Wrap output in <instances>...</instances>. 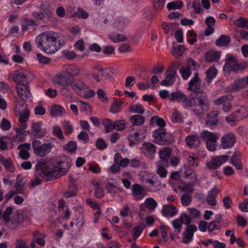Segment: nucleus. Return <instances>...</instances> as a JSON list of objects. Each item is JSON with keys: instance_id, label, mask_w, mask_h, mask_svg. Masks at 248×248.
<instances>
[{"instance_id": "obj_1", "label": "nucleus", "mask_w": 248, "mask_h": 248, "mask_svg": "<svg viewBox=\"0 0 248 248\" xmlns=\"http://www.w3.org/2000/svg\"><path fill=\"white\" fill-rule=\"evenodd\" d=\"M160 96L165 99L168 98L170 101H176L182 105L185 109H190L197 115H200L207 111L209 108V100L205 94L196 95L188 98L181 91H177L170 93L167 90H161Z\"/></svg>"}, {"instance_id": "obj_2", "label": "nucleus", "mask_w": 248, "mask_h": 248, "mask_svg": "<svg viewBox=\"0 0 248 248\" xmlns=\"http://www.w3.org/2000/svg\"><path fill=\"white\" fill-rule=\"evenodd\" d=\"M71 165V160L70 158H66L64 161H61L57 166L52 164L45 165L44 162L38 161L36 163L38 169L36 175L40 174L47 181H52L65 175L70 168Z\"/></svg>"}, {"instance_id": "obj_3", "label": "nucleus", "mask_w": 248, "mask_h": 248, "mask_svg": "<svg viewBox=\"0 0 248 248\" xmlns=\"http://www.w3.org/2000/svg\"><path fill=\"white\" fill-rule=\"evenodd\" d=\"M37 46L48 54H53L65 44L64 38L54 31H45L35 40Z\"/></svg>"}, {"instance_id": "obj_4", "label": "nucleus", "mask_w": 248, "mask_h": 248, "mask_svg": "<svg viewBox=\"0 0 248 248\" xmlns=\"http://www.w3.org/2000/svg\"><path fill=\"white\" fill-rule=\"evenodd\" d=\"M154 141L159 145H168L174 140L171 133L167 132L164 127H159L153 132Z\"/></svg>"}, {"instance_id": "obj_5", "label": "nucleus", "mask_w": 248, "mask_h": 248, "mask_svg": "<svg viewBox=\"0 0 248 248\" xmlns=\"http://www.w3.org/2000/svg\"><path fill=\"white\" fill-rule=\"evenodd\" d=\"M32 146L36 155L44 157L51 151L55 145L52 142L42 144L40 140H36L32 142Z\"/></svg>"}, {"instance_id": "obj_6", "label": "nucleus", "mask_w": 248, "mask_h": 248, "mask_svg": "<svg viewBox=\"0 0 248 248\" xmlns=\"http://www.w3.org/2000/svg\"><path fill=\"white\" fill-rule=\"evenodd\" d=\"M12 78L17 84L29 85L33 78L32 74L27 70L16 71L12 75Z\"/></svg>"}, {"instance_id": "obj_7", "label": "nucleus", "mask_w": 248, "mask_h": 248, "mask_svg": "<svg viewBox=\"0 0 248 248\" xmlns=\"http://www.w3.org/2000/svg\"><path fill=\"white\" fill-rule=\"evenodd\" d=\"M201 79L199 77V74L198 72H195L194 75V77L191 78L190 80L188 83L187 90L191 91L196 93H200L201 94H196L195 96H191L188 97L190 98L192 97H195L196 95H201L202 94L207 95L204 93L203 90L201 89Z\"/></svg>"}, {"instance_id": "obj_8", "label": "nucleus", "mask_w": 248, "mask_h": 248, "mask_svg": "<svg viewBox=\"0 0 248 248\" xmlns=\"http://www.w3.org/2000/svg\"><path fill=\"white\" fill-rule=\"evenodd\" d=\"M239 68L240 66L236 58L231 54H228L223 66L225 74L229 75L231 71L237 73Z\"/></svg>"}, {"instance_id": "obj_9", "label": "nucleus", "mask_w": 248, "mask_h": 248, "mask_svg": "<svg viewBox=\"0 0 248 248\" xmlns=\"http://www.w3.org/2000/svg\"><path fill=\"white\" fill-rule=\"evenodd\" d=\"M113 74V69L104 68L100 72L97 73H92L91 76L96 82L99 83L101 82V80L110 79Z\"/></svg>"}, {"instance_id": "obj_10", "label": "nucleus", "mask_w": 248, "mask_h": 248, "mask_svg": "<svg viewBox=\"0 0 248 248\" xmlns=\"http://www.w3.org/2000/svg\"><path fill=\"white\" fill-rule=\"evenodd\" d=\"M235 136L232 133L224 134L221 138L220 147L224 149L231 148L236 142Z\"/></svg>"}, {"instance_id": "obj_11", "label": "nucleus", "mask_w": 248, "mask_h": 248, "mask_svg": "<svg viewBox=\"0 0 248 248\" xmlns=\"http://www.w3.org/2000/svg\"><path fill=\"white\" fill-rule=\"evenodd\" d=\"M16 90L20 98L24 101H27L31 97V93L29 85L26 84H16Z\"/></svg>"}, {"instance_id": "obj_12", "label": "nucleus", "mask_w": 248, "mask_h": 248, "mask_svg": "<svg viewBox=\"0 0 248 248\" xmlns=\"http://www.w3.org/2000/svg\"><path fill=\"white\" fill-rule=\"evenodd\" d=\"M229 156L227 155L217 156L211 159L207 165L209 169H217L228 160Z\"/></svg>"}, {"instance_id": "obj_13", "label": "nucleus", "mask_w": 248, "mask_h": 248, "mask_svg": "<svg viewBox=\"0 0 248 248\" xmlns=\"http://www.w3.org/2000/svg\"><path fill=\"white\" fill-rule=\"evenodd\" d=\"M141 149L145 156L152 159L155 154L156 146L152 143L144 142L142 144Z\"/></svg>"}, {"instance_id": "obj_14", "label": "nucleus", "mask_w": 248, "mask_h": 248, "mask_svg": "<svg viewBox=\"0 0 248 248\" xmlns=\"http://www.w3.org/2000/svg\"><path fill=\"white\" fill-rule=\"evenodd\" d=\"M42 124L43 122L39 121L32 125L31 134L36 139L42 138L46 135V129L41 128Z\"/></svg>"}, {"instance_id": "obj_15", "label": "nucleus", "mask_w": 248, "mask_h": 248, "mask_svg": "<svg viewBox=\"0 0 248 248\" xmlns=\"http://www.w3.org/2000/svg\"><path fill=\"white\" fill-rule=\"evenodd\" d=\"M247 86V83L245 77L236 79L232 85L227 88L228 92H238L241 89L245 88Z\"/></svg>"}, {"instance_id": "obj_16", "label": "nucleus", "mask_w": 248, "mask_h": 248, "mask_svg": "<svg viewBox=\"0 0 248 248\" xmlns=\"http://www.w3.org/2000/svg\"><path fill=\"white\" fill-rule=\"evenodd\" d=\"M56 80L58 84L62 86H66L71 84L74 81V78L68 75V73L64 72L57 76Z\"/></svg>"}, {"instance_id": "obj_17", "label": "nucleus", "mask_w": 248, "mask_h": 248, "mask_svg": "<svg viewBox=\"0 0 248 248\" xmlns=\"http://www.w3.org/2000/svg\"><path fill=\"white\" fill-rule=\"evenodd\" d=\"M196 231V226L194 225L187 226L186 231L183 233L184 235L183 243L186 244L189 243L192 240L194 232Z\"/></svg>"}, {"instance_id": "obj_18", "label": "nucleus", "mask_w": 248, "mask_h": 248, "mask_svg": "<svg viewBox=\"0 0 248 248\" xmlns=\"http://www.w3.org/2000/svg\"><path fill=\"white\" fill-rule=\"evenodd\" d=\"M172 67L173 68L172 73L168 75L165 78V79L161 81L160 84L165 86H170L172 85L174 81L175 78V75L176 73V69L177 68V65L175 63H172Z\"/></svg>"}, {"instance_id": "obj_19", "label": "nucleus", "mask_w": 248, "mask_h": 248, "mask_svg": "<svg viewBox=\"0 0 248 248\" xmlns=\"http://www.w3.org/2000/svg\"><path fill=\"white\" fill-rule=\"evenodd\" d=\"M171 153V150L169 148H164L159 152L160 160L158 162H161L162 164L166 167L169 166L168 159L170 157Z\"/></svg>"}, {"instance_id": "obj_20", "label": "nucleus", "mask_w": 248, "mask_h": 248, "mask_svg": "<svg viewBox=\"0 0 248 248\" xmlns=\"http://www.w3.org/2000/svg\"><path fill=\"white\" fill-rule=\"evenodd\" d=\"M186 144L190 148L198 147L201 144L199 137L196 135H192L187 136L185 139Z\"/></svg>"}, {"instance_id": "obj_21", "label": "nucleus", "mask_w": 248, "mask_h": 248, "mask_svg": "<svg viewBox=\"0 0 248 248\" xmlns=\"http://www.w3.org/2000/svg\"><path fill=\"white\" fill-rule=\"evenodd\" d=\"M41 1L42 3L40 6V11L46 16V18L50 20L51 17L52 8L47 0H41Z\"/></svg>"}, {"instance_id": "obj_22", "label": "nucleus", "mask_w": 248, "mask_h": 248, "mask_svg": "<svg viewBox=\"0 0 248 248\" xmlns=\"http://www.w3.org/2000/svg\"><path fill=\"white\" fill-rule=\"evenodd\" d=\"M148 184V190L151 192H156L161 188V181L157 177L152 176L147 183Z\"/></svg>"}, {"instance_id": "obj_23", "label": "nucleus", "mask_w": 248, "mask_h": 248, "mask_svg": "<svg viewBox=\"0 0 248 248\" xmlns=\"http://www.w3.org/2000/svg\"><path fill=\"white\" fill-rule=\"evenodd\" d=\"M178 211L176 207L173 205H164L161 210V213L164 216L173 217L177 215Z\"/></svg>"}, {"instance_id": "obj_24", "label": "nucleus", "mask_w": 248, "mask_h": 248, "mask_svg": "<svg viewBox=\"0 0 248 248\" xmlns=\"http://www.w3.org/2000/svg\"><path fill=\"white\" fill-rule=\"evenodd\" d=\"M219 192V190L217 187H214L208 193L206 197V202L210 205L214 206L217 204L216 198L217 194Z\"/></svg>"}, {"instance_id": "obj_25", "label": "nucleus", "mask_w": 248, "mask_h": 248, "mask_svg": "<svg viewBox=\"0 0 248 248\" xmlns=\"http://www.w3.org/2000/svg\"><path fill=\"white\" fill-rule=\"evenodd\" d=\"M144 139L143 136L141 137L140 134L138 132H135L133 133H130L128 136L129 141V145L133 146L138 144L139 142L142 141Z\"/></svg>"}, {"instance_id": "obj_26", "label": "nucleus", "mask_w": 248, "mask_h": 248, "mask_svg": "<svg viewBox=\"0 0 248 248\" xmlns=\"http://www.w3.org/2000/svg\"><path fill=\"white\" fill-rule=\"evenodd\" d=\"M220 57V52L213 50L208 51L205 54V59L208 62H217L219 60Z\"/></svg>"}, {"instance_id": "obj_27", "label": "nucleus", "mask_w": 248, "mask_h": 248, "mask_svg": "<svg viewBox=\"0 0 248 248\" xmlns=\"http://www.w3.org/2000/svg\"><path fill=\"white\" fill-rule=\"evenodd\" d=\"M218 113L217 111H212L207 114L206 119V124L210 127L216 126L218 123L217 116Z\"/></svg>"}, {"instance_id": "obj_28", "label": "nucleus", "mask_w": 248, "mask_h": 248, "mask_svg": "<svg viewBox=\"0 0 248 248\" xmlns=\"http://www.w3.org/2000/svg\"><path fill=\"white\" fill-rule=\"evenodd\" d=\"M191 218H179L173 220L172 224L173 228L177 230V232H179L182 228V224L187 225L189 224L191 221Z\"/></svg>"}, {"instance_id": "obj_29", "label": "nucleus", "mask_w": 248, "mask_h": 248, "mask_svg": "<svg viewBox=\"0 0 248 248\" xmlns=\"http://www.w3.org/2000/svg\"><path fill=\"white\" fill-rule=\"evenodd\" d=\"M132 194L136 200H140L144 197L142 191V187L139 184H135L132 186Z\"/></svg>"}, {"instance_id": "obj_30", "label": "nucleus", "mask_w": 248, "mask_h": 248, "mask_svg": "<svg viewBox=\"0 0 248 248\" xmlns=\"http://www.w3.org/2000/svg\"><path fill=\"white\" fill-rule=\"evenodd\" d=\"M234 96L231 94L222 95L214 100V103L216 105H224L227 103L232 101Z\"/></svg>"}, {"instance_id": "obj_31", "label": "nucleus", "mask_w": 248, "mask_h": 248, "mask_svg": "<svg viewBox=\"0 0 248 248\" xmlns=\"http://www.w3.org/2000/svg\"><path fill=\"white\" fill-rule=\"evenodd\" d=\"M123 103L117 98L113 99V104L110 107L109 111L113 114L118 113L122 111L121 107Z\"/></svg>"}, {"instance_id": "obj_32", "label": "nucleus", "mask_w": 248, "mask_h": 248, "mask_svg": "<svg viewBox=\"0 0 248 248\" xmlns=\"http://www.w3.org/2000/svg\"><path fill=\"white\" fill-rule=\"evenodd\" d=\"M241 112H242L241 110H237L232 113L231 115L226 117V122L228 123H231L244 118L246 116H238V114Z\"/></svg>"}, {"instance_id": "obj_33", "label": "nucleus", "mask_w": 248, "mask_h": 248, "mask_svg": "<svg viewBox=\"0 0 248 248\" xmlns=\"http://www.w3.org/2000/svg\"><path fill=\"white\" fill-rule=\"evenodd\" d=\"M59 211L64 214V217H69L71 215L70 211L68 206L65 204V202L63 199L59 201Z\"/></svg>"}, {"instance_id": "obj_34", "label": "nucleus", "mask_w": 248, "mask_h": 248, "mask_svg": "<svg viewBox=\"0 0 248 248\" xmlns=\"http://www.w3.org/2000/svg\"><path fill=\"white\" fill-rule=\"evenodd\" d=\"M202 136L203 140L206 142L217 141V137L214 133L208 131H204L202 133Z\"/></svg>"}, {"instance_id": "obj_35", "label": "nucleus", "mask_w": 248, "mask_h": 248, "mask_svg": "<svg viewBox=\"0 0 248 248\" xmlns=\"http://www.w3.org/2000/svg\"><path fill=\"white\" fill-rule=\"evenodd\" d=\"M231 42V38L227 35H221L216 41V45L217 46H227Z\"/></svg>"}, {"instance_id": "obj_36", "label": "nucleus", "mask_w": 248, "mask_h": 248, "mask_svg": "<svg viewBox=\"0 0 248 248\" xmlns=\"http://www.w3.org/2000/svg\"><path fill=\"white\" fill-rule=\"evenodd\" d=\"M72 88L79 95L81 91L86 88V85L82 82H73L71 84Z\"/></svg>"}, {"instance_id": "obj_37", "label": "nucleus", "mask_w": 248, "mask_h": 248, "mask_svg": "<svg viewBox=\"0 0 248 248\" xmlns=\"http://www.w3.org/2000/svg\"><path fill=\"white\" fill-rule=\"evenodd\" d=\"M63 112L64 109L62 107L60 106H54L51 108L50 113L51 116L56 117L61 116Z\"/></svg>"}, {"instance_id": "obj_38", "label": "nucleus", "mask_w": 248, "mask_h": 248, "mask_svg": "<svg viewBox=\"0 0 248 248\" xmlns=\"http://www.w3.org/2000/svg\"><path fill=\"white\" fill-rule=\"evenodd\" d=\"M145 227L144 224L141 223L139 226H136L133 229V237L135 240L140 236Z\"/></svg>"}, {"instance_id": "obj_39", "label": "nucleus", "mask_w": 248, "mask_h": 248, "mask_svg": "<svg viewBox=\"0 0 248 248\" xmlns=\"http://www.w3.org/2000/svg\"><path fill=\"white\" fill-rule=\"evenodd\" d=\"M94 186V195L97 198L100 199L104 196L103 189L100 187L99 183L96 181L93 182Z\"/></svg>"}, {"instance_id": "obj_40", "label": "nucleus", "mask_w": 248, "mask_h": 248, "mask_svg": "<svg viewBox=\"0 0 248 248\" xmlns=\"http://www.w3.org/2000/svg\"><path fill=\"white\" fill-rule=\"evenodd\" d=\"M234 24L238 28H244L248 29V20L244 17H240L234 20Z\"/></svg>"}, {"instance_id": "obj_41", "label": "nucleus", "mask_w": 248, "mask_h": 248, "mask_svg": "<svg viewBox=\"0 0 248 248\" xmlns=\"http://www.w3.org/2000/svg\"><path fill=\"white\" fill-rule=\"evenodd\" d=\"M220 218L213 221L208 224V230L209 232H212L215 230H217L222 226Z\"/></svg>"}, {"instance_id": "obj_42", "label": "nucleus", "mask_w": 248, "mask_h": 248, "mask_svg": "<svg viewBox=\"0 0 248 248\" xmlns=\"http://www.w3.org/2000/svg\"><path fill=\"white\" fill-rule=\"evenodd\" d=\"M37 23L34 20L29 18H25L23 23L22 30L23 31H27L29 30L30 27L37 26Z\"/></svg>"}, {"instance_id": "obj_43", "label": "nucleus", "mask_w": 248, "mask_h": 248, "mask_svg": "<svg viewBox=\"0 0 248 248\" xmlns=\"http://www.w3.org/2000/svg\"><path fill=\"white\" fill-rule=\"evenodd\" d=\"M130 121L135 125H141L144 123L145 119L140 115H135L130 117Z\"/></svg>"}, {"instance_id": "obj_44", "label": "nucleus", "mask_w": 248, "mask_h": 248, "mask_svg": "<svg viewBox=\"0 0 248 248\" xmlns=\"http://www.w3.org/2000/svg\"><path fill=\"white\" fill-rule=\"evenodd\" d=\"M183 6V3L181 0H175L167 4V8L169 10L180 9Z\"/></svg>"}, {"instance_id": "obj_45", "label": "nucleus", "mask_w": 248, "mask_h": 248, "mask_svg": "<svg viewBox=\"0 0 248 248\" xmlns=\"http://www.w3.org/2000/svg\"><path fill=\"white\" fill-rule=\"evenodd\" d=\"M171 121L173 123H182L183 122V117L181 112L177 109L175 108L172 113Z\"/></svg>"}, {"instance_id": "obj_46", "label": "nucleus", "mask_w": 248, "mask_h": 248, "mask_svg": "<svg viewBox=\"0 0 248 248\" xmlns=\"http://www.w3.org/2000/svg\"><path fill=\"white\" fill-rule=\"evenodd\" d=\"M171 53L176 58L180 57L185 51V47L183 45H178L176 47H173Z\"/></svg>"}, {"instance_id": "obj_47", "label": "nucleus", "mask_w": 248, "mask_h": 248, "mask_svg": "<svg viewBox=\"0 0 248 248\" xmlns=\"http://www.w3.org/2000/svg\"><path fill=\"white\" fill-rule=\"evenodd\" d=\"M14 188L17 194H23L25 192V182L22 180H19L16 182Z\"/></svg>"}, {"instance_id": "obj_48", "label": "nucleus", "mask_w": 248, "mask_h": 248, "mask_svg": "<svg viewBox=\"0 0 248 248\" xmlns=\"http://www.w3.org/2000/svg\"><path fill=\"white\" fill-rule=\"evenodd\" d=\"M145 207L150 211H153L157 206L156 202L152 198L147 199L144 202Z\"/></svg>"}, {"instance_id": "obj_49", "label": "nucleus", "mask_w": 248, "mask_h": 248, "mask_svg": "<svg viewBox=\"0 0 248 248\" xmlns=\"http://www.w3.org/2000/svg\"><path fill=\"white\" fill-rule=\"evenodd\" d=\"M65 150L70 152L71 154H74L76 153L77 149V143L73 141H70L66 144L64 147Z\"/></svg>"}, {"instance_id": "obj_50", "label": "nucleus", "mask_w": 248, "mask_h": 248, "mask_svg": "<svg viewBox=\"0 0 248 248\" xmlns=\"http://www.w3.org/2000/svg\"><path fill=\"white\" fill-rule=\"evenodd\" d=\"M157 166L158 167L156 170L157 174L162 178H165L168 173V171L165 169L166 167L162 164L161 162H157Z\"/></svg>"}, {"instance_id": "obj_51", "label": "nucleus", "mask_w": 248, "mask_h": 248, "mask_svg": "<svg viewBox=\"0 0 248 248\" xmlns=\"http://www.w3.org/2000/svg\"><path fill=\"white\" fill-rule=\"evenodd\" d=\"M103 124L106 133H109L114 129V123H113L110 119H104L103 121Z\"/></svg>"}, {"instance_id": "obj_52", "label": "nucleus", "mask_w": 248, "mask_h": 248, "mask_svg": "<svg viewBox=\"0 0 248 248\" xmlns=\"http://www.w3.org/2000/svg\"><path fill=\"white\" fill-rule=\"evenodd\" d=\"M129 110L131 112L134 113L142 114L144 112V109L140 104L132 105L130 107Z\"/></svg>"}, {"instance_id": "obj_53", "label": "nucleus", "mask_w": 248, "mask_h": 248, "mask_svg": "<svg viewBox=\"0 0 248 248\" xmlns=\"http://www.w3.org/2000/svg\"><path fill=\"white\" fill-rule=\"evenodd\" d=\"M217 73V69L213 67L209 68L206 72L207 82H210L211 81L216 77Z\"/></svg>"}, {"instance_id": "obj_54", "label": "nucleus", "mask_w": 248, "mask_h": 248, "mask_svg": "<svg viewBox=\"0 0 248 248\" xmlns=\"http://www.w3.org/2000/svg\"><path fill=\"white\" fill-rule=\"evenodd\" d=\"M52 133L60 140H63L64 139L61 127L58 125H54L53 127Z\"/></svg>"}, {"instance_id": "obj_55", "label": "nucleus", "mask_w": 248, "mask_h": 248, "mask_svg": "<svg viewBox=\"0 0 248 248\" xmlns=\"http://www.w3.org/2000/svg\"><path fill=\"white\" fill-rule=\"evenodd\" d=\"M2 164L6 168L8 171L12 172H14L15 169L13 166L12 160L10 158L6 159L3 160Z\"/></svg>"}, {"instance_id": "obj_56", "label": "nucleus", "mask_w": 248, "mask_h": 248, "mask_svg": "<svg viewBox=\"0 0 248 248\" xmlns=\"http://www.w3.org/2000/svg\"><path fill=\"white\" fill-rule=\"evenodd\" d=\"M126 123L124 120H116L114 122V129L122 131L125 128Z\"/></svg>"}, {"instance_id": "obj_57", "label": "nucleus", "mask_w": 248, "mask_h": 248, "mask_svg": "<svg viewBox=\"0 0 248 248\" xmlns=\"http://www.w3.org/2000/svg\"><path fill=\"white\" fill-rule=\"evenodd\" d=\"M166 0H152L154 9L155 10H161L164 6Z\"/></svg>"}, {"instance_id": "obj_58", "label": "nucleus", "mask_w": 248, "mask_h": 248, "mask_svg": "<svg viewBox=\"0 0 248 248\" xmlns=\"http://www.w3.org/2000/svg\"><path fill=\"white\" fill-rule=\"evenodd\" d=\"M63 128L66 134H71L73 131V127L69 121H64L62 123Z\"/></svg>"}, {"instance_id": "obj_59", "label": "nucleus", "mask_w": 248, "mask_h": 248, "mask_svg": "<svg viewBox=\"0 0 248 248\" xmlns=\"http://www.w3.org/2000/svg\"><path fill=\"white\" fill-rule=\"evenodd\" d=\"M180 73L183 78L185 80L187 79L190 77L191 74V70L188 69V68H186L185 66L182 67L180 69Z\"/></svg>"}, {"instance_id": "obj_60", "label": "nucleus", "mask_w": 248, "mask_h": 248, "mask_svg": "<svg viewBox=\"0 0 248 248\" xmlns=\"http://www.w3.org/2000/svg\"><path fill=\"white\" fill-rule=\"evenodd\" d=\"M152 123H156L160 127H164L165 122L163 119L157 116H153L151 120Z\"/></svg>"}, {"instance_id": "obj_61", "label": "nucleus", "mask_w": 248, "mask_h": 248, "mask_svg": "<svg viewBox=\"0 0 248 248\" xmlns=\"http://www.w3.org/2000/svg\"><path fill=\"white\" fill-rule=\"evenodd\" d=\"M30 116L29 111L27 108H25L24 111L21 113L19 116V122H27Z\"/></svg>"}, {"instance_id": "obj_62", "label": "nucleus", "mask_w": 248, "mask_h": 248, "mask_svg": "<svg viewBox=\"0 0 248 248\" xmlns=\"http://www.w3.org/2000/svg\"><path fill=\"white\" fill-rule=\"evenodd\" d=\"M109 38L114 42H119L120 41H125L126 38L123 36L122 35L117 33L113 34L109 36Z\"/></svg>"}, {"instance_id": "obj_63", "label": "nucleus", "mask_w": 248, "mask_h": 248, "mask_svg": "<svg viewBox=\"0 0 248 248\" xmlns=\"http://www.w3.org/2000/svg\"><path fill=\"white\" fill-rule=\"evenodd\" d=\"M11 127V123L9 121L5 118H3L1 123H0V128L3 131L9 130Z\"/></svg>"}, {"instance_id": "obj_64", "label": "nucleus", "mask_w": 248, "mask_h": 248, "mask_svg": "<svg viewBox=\"0 0 248 248\" xmlns=\"http://www.w3.org/2000/svg\"><path fill=\"white\" fill-rule=\"evenodd\" d=\"M62 54L66 59L69 60H72L77 56L73 51H68L67 50H63Z\"/></svg>"}]
</instances>
